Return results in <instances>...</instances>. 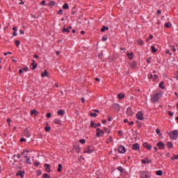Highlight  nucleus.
Instances as JSON below:
<instances>
[{
	"mask_svg": "<svg viewBox=\"0 0 178 178\" xmlns=\"http://www.w3.org/2000/svg\"><path fill=\"white\" fill-rule=\"evenodd\" d=\"M161 97H162V94L161 93H156V95H152L151 96L150 101L153 104H155V102H158V101H159V99L161 98Z\"/></svg>",
	"mask_w": 178,
	"mask_h": 178,
	"instance_id": "nucleus-1",
	"label": "nucleus"
},
{
	"mask_svg": "<svg viewBox=\"0 0 178 178\" xmlns=\"http://www.w3.org/2000/svg\"><path fill=\"white\" fill-rule=\"evenodd\" d=\"M141 178H151V174L148 171H140Z\"/></svg>",
	"mask_w": 178,
	"mask_h": 178,
	"instance_id": "nucleus-2",
	"label": "nucleus"
},
{
	"mask_svg": "<svg viewBox=\"0 0 178 178\" xmlns=\"http://www.w3.org/2000/svg\"><path fill=\"white\" fill-rule=\"evenodd\" d=\"M94 152V146L89 145L86 148L84 149V154H92Z\"/></svg>",
	"mask_w": 178,
	"mask_h": 178,
	"instance_id": "nucleus-3",
	"label": "nucleus"
},
{
	"mask_svg": "<svg viewBox=\"0 0 178 178\" xmlns=\"http://www.w3.org/2000/svg\"><path fill=\"white\" fill-rule=\"evenodd\" d=\"M170 137L172 140H177L178 137V131L175 130L170 133Z\"/></svg>",
	"mask_w": 178,
	"mask_h": 178,
	"instance_id": "nucleus-4",
	"label": "nucleus"
},
{
	"mask_svg": "<svg viewBox=\"0 0 178 178\" xmlns=\"http://www.w3.org/2000/svg\"><path fill=\"white\" fill-rule=\"evenodd\" d=\"M132 149H134V151H140V145L138 143L133 144Z\"/></svg>",
	"mask_w": 178,
	"mask_h": 178,
	"instance_id": "nucleus-5",
	"label": "nucleus"
},
{
	"mask_svg": "<svg viewBox=\"0 0 178 178\" xmlns=\"http://www.w3.org/2000/svg\"><path fill=\"white\" fill-rule=\"evenodd\" d=\"M113 109L115 111H120V105L118 103H115L112 105Z\"/></svg>",
	"mask_w": 178,
	"mask_h": 178,
	"instance_id": "nucleus-6",
	"label": "nucleus"
},
{
	"mask_svg": "<svg viewBox=\"0 0 178 178\" xmlns=\"http://www.w3.org/2000/svg\"><path fill=\"white\" fill-rule=\"evenodd\" d=\"M156 147H159V149H165V143L163 142H159L156 144Z\"/></svg>",
	"mask_w": 178,
	"mask_h": 178,
	"instance_id": "nucleus-7",
	"label": "nucleus"
},
{
	"mask_svg": "<svg viewBox=\"0 0 178 178\" xmlns=\"http://www.w3.org/2000/svg\"><path fill=\"white\" fill-rule=\"evenodd\" d=\"M118 151L120 154H124V152H126V147H124L123 145H121L118 147Z\"/></svg>",
	"mask_w": 178,
	"mask_h": 178,
	"instance_id": "nucleus-8",
	"label": "nucleus"
},
{
	"mask_svg": "<svg viewBox=\"0 0 178 178\" xmlns=\"http://www.w3.org/2000/svg\"><path fill=\"white\" fill-rule=\"evenodd\" d=\"M136 118L137 119H138L139 120H144V117H143V113L139 111L137 114H136Z\"/></svg>",
	"mask_w": 178,
	"mask_h": 178,
	"instance_id": "nucleus-9",
	"label": "nucleus"
},
{
	"mask_svg": "<svg viewBox=\"0 0 178 178\" xmlns=\"http://www.w3.org/2000/svg\"><path fill=\"white\" fill-rule=\"evenodd\" d=\"M143 145L144 148H147V151H149V149L152 148V146H151L148 143H144Z\"/></svg>",
	"mask_w": 178,
	"mask_h": 178,
	"instance_id": "nucleus-10",
	"label": "nucleus"
},
{
	"mask_svg": "<svg viewBox=\"0 0 178 178\" xmlns=\"http://www.w3.org/2000/svg\"><path fill=\"white\" fill-rule=\"evenodd\" d=\"M141 162L144 164L146 165V163H149L151 162V160H148V157H145V159H142Z\"/></svg>",
	"mask_w": 178,
	"mask_h": 178,
	"instance_id": "nucleus-11",
	"label": "nucleus"
},
{
	"mask_svg": "<svg viewBox=\"0 0 178 178\" xmlns=\"http://www.w3.org/2000/svg\"><path fill=\"white\" fill-rule=\"evenodd\" d=\"M127 115H128V116H133V111H131V108H128L127 109Z\"/></svg>",
	"mask_w": 178,
	"mask_h": 178,
	"instance_id": "nucleus-12",
	"label": "nucleus"
},
{
	"mask_svg": "<svg viewBox=\"0 0 178 178\" xmlns=\"http://www.w3.org/2000/svg\"><path fill=\"white\" fill-rule=\"evenodd\" d=\"M16 176H20V177H22V178L24 177V171H19L16 174Z\"/></svg>",
	"mask_w": 178,
	"mask_h": 178,
	"instance_id": "nucleus-13",
	"label": "nucleus"
},
{
	"mask_svg": "<svg viewBox=\"0 0 178 178\" xmlns=\"http://www.w3.org/2000/svg\"><path fill=\"white\" fill-rule=\"evenodd\" d=\"M58 116H65V111L60 109L57 112Z\"/></svg>",
	"mask_w": 178,
	"mask_h": 178,
	"instance_id": "nucleus-14",
	"label": "nucleus"
},
{
	"mask_svg": "<svg viewBox=\"0 0 178 178\" xmlns=\"http://www.w3.org/2000/svg\"><path fill=\"white\" fill-rule=\"evenodd\" d=\"M44 168H45L46 172H47L48 173L51 172V168H50L49 164H45Z\"/></svg>",
	"mask_w": 178,
	"mask_h": 178,
	"instance_id": "nucleus-15",
	"label": "nucleus"
},
{
	"mask_svg": "<svg viewBox=\"0 0 178 178\" xmlns=\"http://www.w3.org/2000/svg\"><path fill=\"white\" fill-rule=\"evenodd\" d=\"M31 116H37V115H38V111H35V109H34V110H32L31 111Z\"/></svg>",
	"mask_w": 178,
	"mask_h": 178,
	"instance_id": "nucleus-16",
	"label": "nucleus"
},
{
	"mask_svg": "<svg viewBox=\"0 0 178 178\" xmlns=\"http://www.w3.org/2000/svg\"><path fill=\"white\" fill-rule=\"evenodd\" d=\"M166 145L168 148H170V149H172V148H173V143H172V142H168Z\"/></svg>",
	"mask_w": 178,
	"mask_h": 178,
	"instance_id": "nucleus-17",
	"label": "nucleus"
},
{
	"mask_svg": "<svg viewBox=\"0 0 178 178\" xmlns=\"http://www.w3.org/2000/svg\"><path fill=\"white\" fill-rule=\"evenodd\" d=\"M163 84H165V82L161 81L159 83V88H161L162 90H165V86H163Z\"/></svg>",
	"mask_w": 178,
	"mask_h": 178,
	"instance_id": "nucleus-18",
	"label": "nucleus"
},
{
	"mask_svg": "<svg viewBox=\"0 0 178 178\" xmlns=\"http://www.w3.org/2000/svg\"><path fill=\"white\" fill-rule=\"evenodd\" d=\"M118 99H123V98H124V94L123 93H119L118 95Z\"/></svg>",
	"mask_w": 178,
	"mask_h": 178,
	"instance_id": "nucleus-19",
	"label": "nucleus"
},
{
	"mask_svg": "<svg viewBox=\"0 0 178 178\" xmlns=\"http://www.w3.org/2000/svg\"><path fill=\"white\" fill-rule=\"evenodd\" d=\"M164 26L167 27V29H170V27H172V23L167 22L164 24Z\"/></svg>",
	"mask_w": 178,
	"mask_h": 178,
	"instance_id": "nucleus-20",
	"label": "nucleus"
},
{
	"mask_svg": "<svg viewBox=\"0 0 178 178\" xmlns=\"http://www.w3.org/2000/svg\"><path fill=\"white\" fill-rule=\"evenodd\" d=\"M156 175L157 176H162L163 175V172L162 170H157L156 172Z\"/></svg>",
	"mask_w": 178,
	"mask_h": 178,
	"instance_id": "nucleus-21",
	"label": "nucleus"
},
{
	"mask_svg": "<svg viewBox=\"0 0 178 178\" xmlns=\"http://www.w3.org/2000/svg\"><path fill=\"white\" fill-rule=\"evenodd\" d=\"M41 76H42V77H45V76H48V72L47 71V70H45L44 71V72L42 73Z\"/></svg>",
	"mask_w": 178,
	"mask_h": 178,
	"instance_id": "nucleus-22",
	"label": "nucleus"
},
{
	"mask_svg": "<svg viewBox=\"0 0 178 178\" xmlns=\"http://www.w3.org/2000/svg\"><path fill=\"white\" fill-rule=\"evenodd\" d=\"M127 55L129 59H130L131 60V59H133L134 53H131V54L130 53H127Z\"/></svg>",
	"mask_w": 178,
	"mask_h": 178,
	"instance_id": "nucleus-23",
	"label": "nucleus"
},
{
	"mask_svg": "<svg viewBox=\"0 0 178 178\" xmlns=\"http://www.w3.org/2000/svg\"><path fill=\"white\" fill-rule=\"evenodd\" d=\"M106 30H109V28L108 26H104L102 29H101V31L104 33V31H106Z\"/></svg>",
	"mask_w": 178,
	"mask_h": 178,
	"instance_id": "nucleus-24",
	"label": "nucleus"
},
{
	"mask_svg": "<svg viewBox=\"0 0 178 178\" xmlns=\"http://www.w3.org/2000/svg\"><path fill=\"white\" fill-rule=\"evenodd\" d=\"M102 56H104V52L101 51V52L99 53V54H98V58H99V59L102 60Z\"/></svg>",
	"mask_w": 178,
	"mask_h": 178,
	"instance_id": "nucleus-25",
	"label": "nucleus"
},
{
	"mask_svg": "<svg viewBox=\"0 0 178 178\" xmlns=\"http://www.w3.org/2000/svg\"><path fill=\"white\" fill-rule=\"evenodd\" d=\"M89 115L90 116H93V118H97V116H98V114L95 113H90Z\"/></svg>",
	"mask_w": 178,
	"mask_h": 178,
	"instance_id": "nucleus-26",
	"label": "nucleus"
},
{
	"mask_svg": "<svg viewBox=\"0 0 178 178\" xmlns=\"http://www.w3.org/2000/svg\"><path fill=\"white\" fill-rule=\"evenodd\" d=\"M54 123L56 124H60V123H62V122L60 120L56 119V120H54Z\"/></svg>",
	"mask_w": 178,
	"mask_h": 178,
	"instance_id": "nucleus-27",
	"label": "nucleus"
},
{
	"mask_svg": "<svg viewBox=\"0 0 178 178\" xmlns=\"http://www.w3.org/2000/svg\"><path fill=\"white\" fill-rule=\"evenodd\" d=\"M117 169L118 170H120L121 173H123V172H124V170L122 168V166H118Z\"/></svg>",
	"mask_w": 178,
	"mask_h": 178,
	"instance_id": "nucleus-28",
	"label": "nucleus"
},
{
	"mask_svg": "<svg viewBox=\"0 0 178 178\" xmlns=\"http://www.w3.org/2000/svg\"><path fill=\"white\" fill-rule=\"evenodd\" d=\"M63 9H69V5L67 4V3H65L63 5Z\"/></svg>",
	"mask_w": 178,
	"mask_h": 178,
	"instance_id": "nucleus-29",
	"label": "nucleus"
},
{
	"mask_svg": "<svg viewBox=\"0 0 178 178\" xmlns=\"http://www.w3.org/2000/svg\"><path fill=\"white\" fill-rule=\"evenodd\" d=\"M63 33H70V31L67 28H64L63 29Z\"/></svg>",
	"mask_w": 178,
	"mask_h": 178,
	"instance_id": "nucleus-30",
	"label": "nucleus"
},
{
	"mask_svg": "<svg viewBox=\"0 0 178 178\" xmlns=\"http://www.w3.org/2000/svg\"><path fill=\"white\" fill-rule=\"evenodd\" d=\"M137 44H138V45H143V44H144V42L142 40H138Z\"/></svg>",
	"mask_w": 178,
	"mask_h": 178,
	"instance_id": "nucleus-31",
	"label": "nucleus"
},
{
	"mask_svg": "<svg viewBox=\"0 0 178 178\" xmlns=\"http://www.w3.org/2000/svg\"><path fill=\"white\" fill-rule=\"evenodd\" d=\"M44 130L45 131H47V132L51 131V127H45Z\"/></svg>",
	"mask_w": 178,
	"mask_h": 178,
	"instance_id": "nucleus-32",
	"label": "nucleus"
},
{
	"mask_svg": "<svg viewBox=\"0 0 178 178\" xmlns=\"http://www.w3.org/2000/svg\"><path fill=\"white\" fill-rule=\"evenodd\" d=\"M152 38H154V36L152 35H149V38L147 39H146L147 42H148V41H149V40H152Z\"/></svg>",
	"mask_w": 178,
	"mask_h": 178,
	"instance_id": "nucleus-33",
	"label": "nucleus"
},
{
	"mask_svg": "<svg viewBox=\"0 0 178 178\" xmlns=\"http://www.w3.org/2000/svg\"><path fill=\"white\" fill-rule=\"evenodd\" d=\"M151 49H152L153 54H155V52H156V49H155V46H152L151 47Z\"/></svg>",
	"mask_w": 178,
	"mask_h": 178,
	"instance_id": "nucleus-34",
	"label": "nucleus"
},
{
	"mask_svg": "<svg viewBox=\"0 0 178 178\" xmlns=\"http://www.w3.org/2000/svg\"><path fill=\"white\" fill-rule=\"evenodd\" d=\"M58 172H62V164L58 165Z\"/></svg>",
	"mask_w": 178,
	"mask_h": 178,
	"instance_id": "nucleus-35",
	"label": "nucleus"
},
{
	"mask_svg": "<svg viewBox=\"0 0 178 178\" xmlns=\"http://www.w3.org/2000/svg\"><path fill=\"white\" fill-rule=\"evenodd\" d=\"M43 178H51V176H49L48 174H47V173H44V175H43Z\"/></svg>",
	"mask_w": 178,
	"mask_h": 178,
	"instance_id": "nucleus-36",
	"label": "nucleus"
},
{
	"mask_svg": "<svg viewBox=\"0 0 178 178\" xmlns=\"http://www.w3.org/2000/svg\"><path fill=\"white\" fill-rule=\"evenodd\" d=\"M58 15H63V10L62 9L59 10L57 11Z\"/></svg>",
	"mask_w": 178,
	"mask_h": 178,
	"instance_id": "nucleus-37",
	"label": "nucleus"
},
{
	"mask_svg": "<svg viewBox=\"0 0 178 178\" xmlns=\"http://www.w3.org/2000/svg\"><path fill=\"white\" fill-rule=\"evenodd\" d=\"M31 160L30 159V157L26 159V163H29L30 165V163H31Z\"/></svg>",
	"mask_w": 178,
	"mask_h": 178,
	"instance_id": "nucleus-38",
	"label": "nucleus"
},
{
	"mask_svg": "<svg viewBox=\"0 0 178 178\" xmlns=\"http://www.w3.org/2000/svg\"><path fill=\"white\" fill-rule=\"evenodd\" d=\"M79 143H81V144H85L86 143V139L79 140Z\"/></svg>",
	"mask_w": 178,
	"mask_h": 178,
	"instance_id": "nucleus-39",
	"label": "nucleus"
},
{
	"mask_svg": "<svg viewBox=\"0 0 178 178\" xmlns=\"http://www.w3.org/2000/svg\"><path fill=\"white\" fill-rule=\"evenodd\" d=\"M94 126H95V122H94V121H91L90 122V127H95Z\"/></svg>",
	"mask_w": 178,
	"mask_h": 178,
	"instance_id": "nucleus-40",
	"label": "nucleus"
},
{
	"mask_svg": "<svg viewBox=\"0 0 178 178\" xmlns=\"http://www.w3.org/2000/svg\"><path fill=\"white\" fill-rule=\"evenodd\" d=\"M49 5V6H55V2L54 1H50Z\"/></svg>",
	"mask_w": 178,
	"mask_h": 178,
	"instance_id": "nucleus-41",
	"label": "nucleus"
},
{
	"mask_svg": "<svg viewBox=\"0 0 178 178\" xmlns=\"http://www.w3.org/2000/svg\"><path fill=\"white\" fill-rule=\"evenodd\" d=\"M37 65H38L37 63H35V65H32L33 66L32 67V70H35V69L37 68Z\"/></svg>",
	"mask_w": 178,
	"mask_h": 178,
	"instance_id": "nucleus-42",
	"label": "nucleus"
},
{
	"mask_svg": "<svg viewBox=\"0 0 178 178\" xmlns=\"http://www.w3.org/2000/svg\"><path fill=\"white\" fill-rule=\"evenodd\" d=\"M37 176H41V170L36 171Z\"/></svg>",
	"mask_w": 178,
	"mask_h": 178,
	"instance_id": "nucleus-43",
	"label": "nucleus"
},
{
	"mask_svg": "<svg viewBox=\"0 0 178 178\" xmlns=\"http://www.w3.org/2000/svg\"><path fill=\"white\" fill-rule=\"evenodd\" d=\"M153 77H154V75H152V74H148V78H149V79H153Z\"/></svg>",
	"mask_w": 178,
	"mask_h": 178,
	"instance_id": "nucleus-44",
	"label": "nucleus"
},
{
	"mask_svg": "<svg viewBox=\"0 0 178 178\" xmlns=\"http://www.w3.org/2000/svg\"><path fill=\"white\" fill-rule=\"evenodd\" d=\"M10 122H12V120L10 118L7 119V122L8 123V125L10 126Z\"/></svg>",
	"mask_w": 178,
	"mask_h": 178,
	"instance_id": "nucleus-45",
	"label": "nucleus"
},
{
	"mask_svg": "<svg viewBox=\"0 0 178 178\" xmlns=\"http://www.w3.org/2000/svg\"><path fill=\"white\" fill-rule=\"evenodd\" d=\"M6 55H12V52L8 51V52L4 53V56H6Z\"/></svg>",
	"mask_w": 178,
	"mask_h": 178,
	"instance_id": "nucleus-46",
	"label": "nucleus"
},
{
	"mask_svg": "<svg viewBox=\"0 0 178 178\" xmlns=\"http://www.w3.org/2000/svg\"><path fill=\"white\" fill-rule=\"evenodd\" d=\"M97 127H101V123H98L95 126V129H97Z\"/></svg>",
	"mask_w": 178,
	"mask_h": 178,
	"instance_id": "nucleus-47",
	"label": "nucleus"
},
{
	"mask_svg": "<svg viewBox=\"0 0 178 178\" xmlns=\"http://www.w3.org/2000/svg\"><path fill=\"white\" fill-rule=\"evenodd\" d=\"M34 165H35V166H40V162L35 161V162L34 163Z\"/></svg>",
	"mask_w": 178,
	"mask_h": 178,
	"instance_id": "nucleus-48",
	"label": "nucleus"
},
{
	"mask_svg": "<svg viewBox=\"0 0 178 178\" xmlns=\"http://www.w3.org/2000/svg\"><path fill=\"white\" fill-rule=\"evenodd\" d=\"M46 116H47V118H48V119H49V118H51V113H47Z\"/></svg>",
	"mask_w": 178,
	"mask_h": 178,
	"instance_id": "nucleus-49",
	"label": "nucleus"
},
{
	"mask_svg": "<svg viewBox=\"0 0 178 178\" xmlns=\"http://www.w3.org/2000/svg\"><path fill=\"white\" fill-rule=\"evenodd\" d=\"M156 133L157 134H159V135L161 134V131L159 130V129L157 128V129H156Z\"/></svg>",
	"mask_w": 178,
	"mask_h": 178,
	"instance_id": "nucleus-50",
	"label": "nucleus"
},
{
	"mask_svg": "<svg viewBox=\"0 0 178 178\" xmlns=\"http://www.w3.org/2000/svg\"><path fill=\"white\" fill-rule=\"evenodd\" d=\"M23 71L24 72H29V67H24Z\"/></svg>",
	"mask_w": 178,
	"mask_h": 178,
	"instance_id": "nucleus-51",
	"label": "nucleus"
},
{
	"mask_svg": "<svg viewBox=\"0 0 178 178\" xmlns=\"http://www.w3.org/2000/svg\"><path fill=\"white\" fill-rule=\"evenodd\" d=\"M165 54H169V55H172V54H170V50H169V49H167L165 51Z\"/></svg>",
	"mask_w": 178,
	"mask_h": 178,
	"instance_id": "nucleus-52",
	"label": "nucleus"
},
{
	"mask_svg": "<svg viewBox=\"0 0 178 178\" xmlns=\"http://www.w3.org/2000/svg\"><path fill=\"white\" fill-rule=\"evenodd\" d=\"M16 45H20V40H15Z\"/></svg>",
	"mask_w": 178,
	"mask_h": 178,
	"instance_id": "nucleus-53",
	"label": "nucleus"
},
{
	"mask_svg": "<svg viewBox=\"0 0 178 178\" xmlns=\"http://www.w3.org/2000/svg\"><path fill=\"white\" fill-rule=\"evenodd\" d=\"M133 124H134V121H131L129 122V126H133Z\"/></svg>",
	"mask_w": 178,
	"mask_h": 178,
	"instance_id": "nucleus-54",
	"label": "nucleus"
},
{
	"mask_svg": "<svg viewBox=\"0 0 178 178\" xmlns=\"http://www.w3.org/2000/svg\"><path fill=\"white\" fill-rule=\"evenodd\" d=\"M168 113L169 116H173V113H172V111H168Z\"/></svg>",
	"mask_w": 178,
	"mask_h": 178,
	"instance_id": "nucleus-55",
	"label": "nucleus"
},
{
	"mask_svg": "<svg viewBox=\"0 0 178 178\" xmlns=\"http://www.w3.org/2000/svg\"><path fill=\"white\" fill-rule=\"evenodd\" d=\"M81 100V102H83V104L86 102V99L84 97H82Z\"/></svg>",
	"mask_w": 178,
	"mask_h": 178,
	"instance_id": "nucleus-56",
	"label": "nucleus"
},
{
	"mask_svg": "<svg viewBox=\"0 0 178 178\" xmlns=\"http://www.w3.org/2000/svg\"><path fill=\"white\" fill-rule=\"evenodd\" d=\"M96 136H97V137H101V133H100V132H97V133H96Z\"/></svg>",
	"mask_w": 178,
	"mask_h": 178,
	"instance_id": "nucleus-57",
	"label": "nucleus"
},
{
	"mask_svg": "<svg viewBox=\"0 0 178 178\" xmlns=\"http://www.w3.org/2000/svg\"><path fill=\"white\" fill-rule=\"evenodd\" d=\"M19 33L20 34H24V31H23V29H20L19 30Z\"/></svg>",
	"mask_w": 178,
	"mask_h": 178,
	"instance_id": "nucleus-58",
	"label": "nucleus"
},
{
	"mask_svg": "<svg viewBox=\"0 0 178 178\" xmlns=\"http://www.w3.org/2000/svg\"><path fill=\"white\" fill-rule=\"evenodd\" d=\"M171 49H172L174 52H176V48H175L174 46H172V47H171Z\"/></svg>",
	"mask_w": 178,
	"mask_h": 178,
	"instance_id": "nucleus-59",
	"label": "nucleus"
},
{
	"mask_svg": "<svg viewBox=\"0 0 178 178\" xmlns=\"http://www.w3.org/2000/svg\"><path fill=\"white\" fill-rule=\"evenodd\" d=\"M175 79L178 80V71L175 73Z\"/></svg>",
	"mask_w": 178,
	"mask_h": 178,
	"instance_id": "nucleus-60",
	"label": "nucleus"
},
{
	"mask_svg": "<svg viewBox=\"0 0 178 178\" xmlns=\"http://www.w3.org/2000/svg\"><path fill=\"white\" fill-rule=\"evenodd\" d=\"M21 143H24V141H26V139L24 138H22L20 139Z\"/></svg>",
	"mask_w": 178,
	"mask_h": 178,
	"instance_id": "nucleus-61",
	"label": "nucleus"
},
{
	"mask_svg": "<svg viewBox=\"0 0 178 178\" xmlns=\"http://www.w3.org/2000/svg\"><path fill=\"white\" fill-rule=\"evenodd\" d=\"M22 73H23V70L20 69L19 70V74H22Z\"/></svg>",
	"mask_w": 178,
	"mask_h": 178,
	"instance_id": "nucleus-62",
	"label": "nucleus"
},
{
	"mask_svg": "<svg viewBox=\"0 0 178 178\" xmlns=\"http://www.w3.org/2000/svg\"><path fill=\"white\" fill-rule=\"evenodd\" d=\"M76 13V11L74 10V8H72V15H74Z\"/></svg>",
	"mask_w": 178,
	"mask_h": 178,
	"instance_id": "nucleus-63",
	"label": "nucleus"
},
{
	"mask_svg": "<svg viewBox=\"0 0 178 178\" xmlns=\"http://www.w3.org/2000/svg\"><path fill=\"white\" fill-rule=\"evenodd\" d=\"M40 5H45V1H42L40 3Z\"/></svg>",
	"mask_w": 178,
	"mask_h": 178,
	"instance_id": "nucleus-64",
	"label": "nucleus"
}]
</instances>
